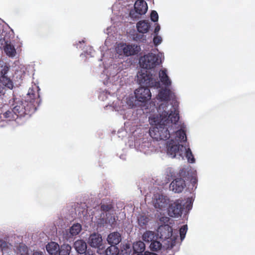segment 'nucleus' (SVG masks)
<instances>
[{"label": "nucleus", "instance_id": "f257e3e1", "mask_svg": "<svg viewBox=\"0 0 255 255\" xmlns=\"http://www.w3.org/2000/svg\"><path fill=\"white\" fill-rule=\"evenodd\" d=\"M168 106L167 103L160 104L158 110L159 115L150 119L151 124L154 126L150 128L149 134L156 140L169 139L173 124L179 120V114L168 110Z\"/></svg>", "mask_w": 255, "mask_h": 255}, {"label": "nucleus", "instance_id": "f03ea898", "mask_svg": "<svg viewBox=\"0 0 255 255\" xmlns=\"http://www.w3.org/2000/svg\"><path fill=\"white\" fill-rule=\"evenodd\" d=\"M137 81L141 86L146 87H160V82L155 76H153L148 70L141 69L137 75Z\"/></svg>", "mask_w": 255, "mask_h": 255}, {"label": "nucleus", "instance_id": "7ed1b4c3", "mask_svg": "<svg viewBox=\"0 0 255 255\" xmlns=\"http://www.w3.org/2000/svg\"><path fill=\"white\" fill-rule=\"evenodd\" d=\"M13 110L17 118L18 117H22L26 115L30 116L35 112L36 108L34 103L25 100L16 103Z\"/></svg>", "mask_w": 255, "mask_h": 255}, {"label": "nucleus", "instance_id": "20e7f679", "mask_svg": "<svg viewBox=\"0 0 255 255\" xmlns=\"http://www.w3.org/2000/svg\"><path fill=\"white\" fill-rule=\"evenodd\" d=\"M186 147L181 144L177 143L176 141L171 139L167 143V153L172 158L181 157L183 158L184 153Z\"/></svg>", "mask_w": 255, "mask_h": 255}, {"label": "nucleus", "instance_id": "39448f33", "mask_svg": "<svg viewBox=\"0 0 255 255\" xmlns=\"http://www.w3.org/2000/svg\"><path fill=\"white\" fill-rule=\"evenodd\" d=\"M140 50V46L135 44L120 43L117 47V51L118 53L123 54L126 56L136 55Z\"/></svg>", "mask_w": 255, "mask_h": 255}, {"label": "nucleus", "instance_id": "423d86ee", "mask_svg": "<svg viewBox=\"0 0 255 255\" xmlns=\"http://www.w3.org/2000/svg\"><path fill=\"white\" fill-rule=\"evenodd\" d=\"M158 57L155 54L150 53L141 57L139 63L143 69L148 70L154 68L158 64Z\"/></svg>", "mask_w": 255, "mask_h": 255}, {"label": "nucleus", "instance_id": "0eeeda50", "mask_svg": "<svg viewBox=\"0 0 255 255\" xmlns=\"http://www.w3.org/2000/svg\"><path fill=\"white\" fill-rule=\"evenodd\" d=\"M134 10L130 11L129 16L132 18H138L146 12L147 4L144 0H137L134 3Z\"/></svg>", "mask_w": 255, "mask_h": 255}, {"label": "nucleus", "instance_id": "6e6552de", "mask_svg": "<svg viewBox=\"0 0 255 255\" xmlns=\"http://www.w3.org/2000/svg\"><path fill=\"white\" fill-rule=\"evenodd\" d=\"M141 86L134 91L136 99L140 102L145 103L150 100L151 97V93L148 87Z\"/></svg>", "mask_w": 255, "mask_h": 255}, {"label": "nucleus", "instance_id": "1a4fd4ad", "mask_svg": "<svg viewBox=\"0 0 255 255\" xmlns=\"http://www.w3.org/2000/svg\"><path fill=\"white\" fill-rule=\"evenodd\" d=\"M182 211V201L180 199L176 200L173 203L169 204L168 215L171 217L178 218L180 217Z\"/></svg>", "mask_w": 255, "mask_h": 255}, {"label": "nucleus", "instance_id": "9d476101", "mask_svg": "<svg viewBox=\"0 0 255 255\" xmlns=\"http://www.w3.org/2000/svg\"><path fill=\"white\" fill-rule=\"evenodd\" d=\"M169 199L165 196L156 194L154 195L153 204L156 209L162 210L167 208L169 204Z\"/></svg>", "mask_w": 255, "mask_h": 255}, {"label": "nucleus", "instance_id": "9b49d317", "mask_svg": "<svg viewBox=\"0 0 255 255\" xmlns=\"http://www.w3.org/2000/svg\"><path fill=\"white\" fill-rule=\"evenodd\" d=\"M82 230V226L79 223L73 224L69 229L65 230L63 232V238L66 240H69L73 237L79 234Z\"/></svg>", "mask_w": 255, "mask_h": 255}, {"label": "nucleus", "instance_id": "f8f14e48", "mask_svg": "<svg viewBox=\"0 0 255 255\" xmlns=\"http://www.w3.org/2000/svg\"><path fill=\"white\" fill-rule=\"evenodd\" d=\"M39 87L36 84H34L29 89L27 94V95L30 98L29 101H31L32 103H34V104L36 105V108L39 105L41 101V100L39 99Z\"/></svg>", "mask_w": 255, "mask_h": 255}, {"label": "nucleus", "instance_id": "ddd939ff", "mask_svg": "<svg viewBox=\"0 0 255 255\" xmlns=\"http://www.w3.org/2000/svg\"><path fill=\"white\" fill-rule=\"evenodd\" d=\"M185 186V182L181 178L175 179L170 184V188L175 193L181 192Z\"/></svg>", "mask_w": 255, "mask_h": 255}, {"label": "nucleus", "instance_id": "4468645a", "mask_svg": "<svg viewBox=\"0 0 255 255\" xmlns=\"http://www.w3.org/2000/svg\"><path fill=\"white\" fill-rule=\"evenodd\" d=\"M102 238L101 235L94 233L89 237V245L94 248H99L102 244Z\"/></svg>", "mask_w": 255, "mask_h": 255}, {"label": "nucleus", "instance_id": "2eb2a0df", "mask_svg": "<svg viewBox=\"0 0 255 255\" xmlns=\"http://www.w3.org/2000/svg\"><path fill=\"white\" fill-rule=\"evenodd\" d=\"M122 240L121 234L118 232H113L110 234L107 238V241L108 243L112 245L119 244Z\"/></svg>", "mask_w": 255, "mask_h": 255}, {"label": "nucleus", "instance_id": "dca6fc26", "mask_svg": "<svg viewBox=\"0 0 255 255\" xmlns=\"http://www.w3.org/2000/svg\"><path fill=\"white\" fill-rule=\"evenodd\" d=\"M150 27V25L148 20H140L136 23V28L137 31L139 33L142 34L147 33Z\"/></svg>", "mask_w": 255, "mask_h": 255}, {"label": "nucleus", "instance_id": "f3484780", "mask_svg": "<svg viewBox=\"0 0 255 255\" xmlns=\"http://www.w3.org/2000/svg\"><path fill=\"white\" fill-rule=\"evenodd\" d=\"M74 247L78 253L83 254L86 253L87 245L83 240H78L74 243Z\"/></svg>", "mask_w": 255, "mask_h": 255}, {"label": "nucleus", "instance_id": "a211bd4d", "mask_svg": "<svg viewBox=\"0 0 255 255\" xmlns=\"http://www.w3.org/2000/svg\"><path fill=\"white\" fill-rule=\"evenodd\" d=\"M159 77L160 81L166 86H170L171 82L167 74L166 69L161 70L159 72Z\"/></svg>", "mask_w": 255, "mask_h": 255}, {"label": "nucleus", "instance_id": "6ab92c4d", "mask_svg": "<svg viewBox=\"0 0 255 255\" xmlns=\"http://www.w3.org/2000/svg\"><path fill=\"white\" fill-rule=\"evenodd\" d=\"M46 249L50 255H56L59 250V246L57 243L51 242L46 245Z\"/></svg>", "mask_w": 255, "mask_h": 255}, {"label": "nucleus", "instance_id": "aec40b11", "mask_svg": "<svg viewBox=\"0 0 255 255\" xmlns=\"http://www.w3.org/2000/svg\"><path fill=\"white\" fill-rule=\"evenodd\" d=\"M171 91L170 90L164 88L161 90L158 95L159 99L161 101H168L170 100Z\"/></svg>", "mask_w": 255, "mask_h": 255}, {"label": "nucleus", "instance_id": "412c9836", "mask_svg": "<svg viewBox=\"0 0 255 255\" xmlns=\"http://www.w3.org/2000/svg\"><path fill=\"white\" fill-rule=\"evenodd\" d=\"M159 231L162 238H168L171 236L172 229L168 225L160 226L159 228Z\"/></svg>", "mask_w": 255, "mask_h": 255}, {"label": "nucleus", "instance_id": "4be33fe9", "mask_svg": "<svg viewBox=\"0 0 255 255\" xmlns=\"http://www.w3.org/2000/svg\"><path fill=\"white\" fill-rule=\"evenodd\" d=\"M4 51L6 54L9 57H14L16 53L14 46L7 41L5 42V45L4 47Z\"/></svg>", "mask_w": 255, "mask_h": 255}, {"label": "nucleus", "instance_id": "5701e85b", "mask_svg": "<svg viewBox=\"0 0 255 255\" xmlns=\"http://www.w3.org/2000/svg\"><path fill=\"white\" fill-rule=\"evenodd\" d=\"M0 81L3 86L9 89H12L13 87L12 80L9 78L7 77L6 75L0 76Z\"/></svg>", "mask_w": 255, "mask_h": 255}, {"label": "nucleus", "instance_id": "b1692460", "mask_svg": "<svg viewBox=\"0 0 255 255\" xmlns=\"http://www.w3.org/2000/svg\"><path fill=\"white\" fill-rule=\"evenodd\" d=\"M155 237V234L153 232L148 231H146L142 235L143 240L147 243L152 242L154 241Z\"/></svg>", "mask_w": 255, "mask_h": 255}, {"label": "nucleus", "instance_id": "393cba45", "mask_svg": "<svg viewBox=\"0 0 255 255\" xmlns=\"http://www.w3.org/2000/svg\"><path fill=\"white\" fill-rule=\"evenodd\" d=\"M186 138V133L184 130L181 129L175 131V140L178 142L185 141Z\"/></svg>", "mask_w": 255, "mask_h": 255}, {"label": "nucleus", "instance_id": "a878e982", "mask_svg": "<svg viewBox=\"0 0 255 255\" xmlns=\"http://www.w3.org/2000/svg\"><path fill=\"white\" fill-rule=\"evenodd\" d=\"M2 117L9 121H14L17 119L16 115L14 113L13 109L3 113Z\"/></svg>", "mask_w": 255, "mask_h": 255}, {"label": "nucleus", "instance_id": "bb28decb", "mask_svg": "<svg viewBox=\"0 0 255 255\" xmlns=\"http://www.w3.org/2000/svg\"><path fill=\"white\" fill-rule=\"evenodd\" d=\"M119 254V248L115 246L112 245L108 247L105 251L106 255H118Z\"/></svg>", "mask_w": 255, "mask_h": 255}, {"label": "nucleus", "instance_id": "cd10ccee", "mask_svg": "<svg viewBox=\"0 0 255 255\" xmlns=\"http://www.w3.org/2000/svg\"><path fill=\"white\" fill-rule=\"evenodd\" d=\"M133 248L135 252L141 253L145 250V245L142 242L139 241L133 244Z\"/></svg>", "mask_w": 255, "mask_h": 255}, {"label": "nucleus", "instance_id": "c85d7f7f", "mask_svg": "<svg viewBox=\"0 0 255 255\" xmlns=\"http://www.w3.org/2000/svg\"><path fill=\"white\" fill-rule=\"evenodd\" d=\"M71 246L69 245H63L61 246L58 252L59 255H69L71 251Z\"/></svg>", "mask_w": 255, "mask_h": 255}, {"label": "nucleus", "instance_id": "c756f323", "mask_svg": "<svg viewBox=\"0 0 255 255\" xmlns=\"http://www.w3.org/2000/svg\"><path fill=\"white\" fill-rule=\"evenodd\" d=\"M148 221L149 219L146 216H140L138 218V223L141 228H145Z\"/></svg>", "mask_w": 255, "mask_h": 255}, {"label": "nucleus", "instance_id": "7c9ffc66", "mask_svg": "<svg viewBox=\"0 0 255 255\" xmlns=\"http://www.w3.org/2000/svg\"><path fill=\"white\" fill-rule=\"evenodd\" d=\"M162 247V244L160 242L157 241H153L151 243L150 248L152 251H157L159 250Z\"/></svg>", "mask_w": 255, "mask_h": 255}, {"label": "nucleus", "instance_id": "2f4dec72", "mask_svg": "<svg viewBox=\"0 0 255 255\" xmlns=\"http://www.w3.org/2000/svg\"><path fill=\"white\" fill-rule=\"evenodd\" d=\"M184 154H185V156L188 161L190 162L191 163L194 162L195 159L190 148H188L187 149L186 148V150L184 153Z\"/></svg>", "mask_w": 255, "mask_h": 255}, {"label": "nucleus", "instance_id": "473e14b6", "mask_svg": "<svg viewBox=\"0 0 255 255\" xmlns=\"http://www.w3.org/2000/svg\"><path fill=\"white\" fill-rule=\"evenodd\" d=\"M188 230V227L187 225H184L181 227L179 230V234L180 236V239L181 241L183 240L185 237V235L186 232Z\"/></svg>", "mask_w": 255, "mask_h": 255}, {"label": "nucleus", "instance_id": "72a5a7b5", "mask_svg": "<svg viewBox=\"0 0 255 255\" xmlns=\"http://www.w3.org/2000/svg\"><path fill=\"white\" fill-rule=\"evenodd\" d=\"M9 70V68L5 65H3L2 62L0 61V75H6Z\"/></svg>", "mask_w": 255, "mask_h": 255}, {"label": "nucleus", "instance_id": "f704fd0d", "mask_svg": "<svg viewBox=\"0 0 255 255\" xmlns=\"http://www.w3.org/2000/svg\"><path fill=\"white\" fill-rule=\"evenodd\" d=\"M19 249L20 255H29V249L25 245L20 246Z\"/></svg>", "mask_w": 255, "mask_h": 255}, {"label": "nucleus", "instance_id": "c9c22d12", "mask_svg": "<svg viewBox=\"0 0 255 255\" xmlns=\"http://www.w3.org/2000/svg\"><path fill=\"white\" fill-rule=\"evenodd\" d=\"M112 208V205L111 204H102L101 205V210L104 212H108L110 211Z\"/></svg>", "mask_w": 255, "mask_h": 255}, {"label": "nucleus", "instance_id": "e433bc0d", "mask_svg": "<svg viewBox=\"0 0 255 255\" xmlns=\"http://www.w3.org/2000/svg\"><path fill=\"white\" fill-rule=\"evenodd\" d=\"M150 19L153 22H156L158 20V15L155 10H152L150 14Z\"/></svg>", "mask_w": 255, "mask_h": 255}, {"label": "nucleus", "instance_id": "4c0bfd02", "mask_svg": "<svg viewBox=\"0 0 255 255\" xmlns=\"http://www.w3.org/2000/svg\"><path fill=\"white\" fill-rule=\"evenodd\" d=\"M153 43L155 46L158 45L160 43H161L162 41V38L160 36L156 35L154 37L153 40Z\"/></svg>", "mask_w": 255, "mask_h": 255}, {"label": "nucleus", "instance_id": "58836bf2", "mask_svg": "<svg viewBox=\"0 0 255 255\" xmlns=\"http://www.w3.org/2000/svg\"><path fill=\"white\" fill-rule=\"evenodd\" d=\"M169 218L167 217H162L160 218L159 220L161 222L164 224H167L169 221Z\"/></svg>", "mask_w": 255, "mask_h": 255}, {"label": "nucleus", "instance_id": "ea45409f", "mask_svg": "<svg viewBox=\"0 0 255 255\" xmlns=\"http://www.w3.org/2000/svg\"><path fill=\"white\" fill-rule=\"evenodd\" d=\"M160 26L159 24H157L155 27V29H154V33L156 34V35H157L158 34V33L159 32V31L160 30Z\"/></svg>", "mask_w": 255, "mask_h": 255}, {"label": "nucleus", "instance_id": "a19ab883", "mask_svg": "<svg viewBox=\"0 0 255 255\" xmlns=\"http://www.w3.org/2000/svg\"><path fill=\"white\" fill-rule=\"evenodd\" d=\"M32 255H44V254H43V253L42 252L35 251H33V253L32 254Z\"/></svg>", "mask_w": 255, "mask_h": 255}, {"label": "nucleus", "instance_id": "79ce46f5", "mask_svg": "<svg viewBox=\"0 0 255 255\" xmlns=\"http://www.w3.org/2000/svg\"><path fill=\"white\" fill-rule=\"evenodd\" d=\"M4 88L0 84V95L1 94H4Z\"/></svg>", "mask_w": 255, "mask_h": 255}, {"label": "nucleus", "instance_id": "37998d69", "mask_svg": "<svg viewBox=\"0 0 255 255\" xmlns=\"http://www.w3.org/2000/svg\"><path fill=\"white\" fill-rule=\"evenodd\" d=\"M145 255H157L156 254L153 253L145 252Z\"/></svg>", "mask_w": 255, "mask_h": 255}, {"label": "nucleus", "instance_id": "c03bdc74", "mask_svg": "<svg viewBox=\"0 0 255 255\" xmlns=\"http://www.w3.org/2000/svg\"><path fill=\"white\" fill-rule=\"evenodd\" d=\"M139 38L138 37H137V36H136L135 38H134V39L137 40V39H139Z\"/></svg>", "mask_w": 255, "mask_h": 255}, {"label": "nucleus", "instance_id": "a18cd8bd", "mask_svg": "<svg viewBox=\"0 0 255 255\" xmlns=\"http://www.w3.org/2000/svg\"><path fill=\"white\" fill-rule=\"evenodd\" d=\"M1 243H2V241H0V245L1 246L2 244Z\"/></svg>", "mask_w": 255, "mask_h": 255}]
</instances>
